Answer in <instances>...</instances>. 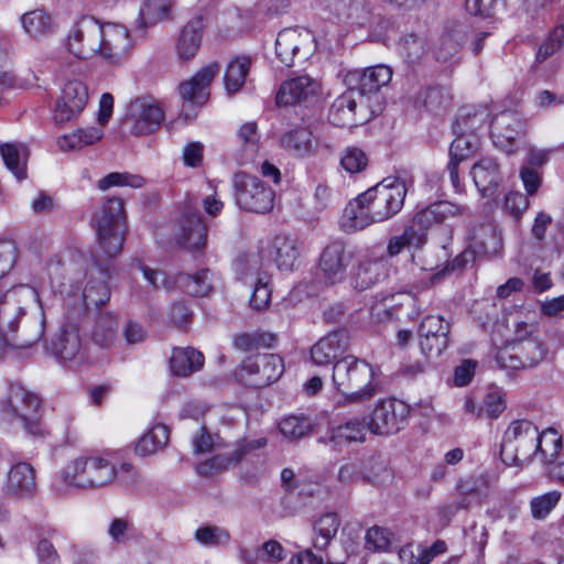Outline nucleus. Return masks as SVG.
I'll return each instance as SVG.
<instances>
[{"label":"nucleus","mask_w":564,"mask_h":564,"mask_svg":"<svg viewBox=\"0 0 564 564\" xmlns=\"http://www.w3.org/2000/svg\"><path fill=\"white\" fill-rule=\"evenodd\" d=\"M48 276L54 292L64 297L67 317H82L90 306L99 307L110 300V289L107 283V271L99 265L90 269L89 280L82 289L80 272H72L70 268L63 269L61 261H51Z\"/></svg>","instance_id":"f257e3e1"},{"label":"nucleus","mask_w":564,"mask_h":564,"mask_svg":"<svg viewBox=\"0 0 564 564\" xmlns=\"http://www.w3.org/2000/svg\"><path fill=\"white\" fill-rule=\"evenodd\" d=\"M116 463L108 454L86 453L70 459L55 477L52 490L63 496L69 488L97 490L115 484Z\"/></svg>","instance_id":"f03ea898"},{"label":"nucleus","mask_w":564,"mask_h":564,"mask_svg":"<svg viewBox=\"0 0 564 564\" xmlns=\"http://www.w3.org/2000/svg\"><path fill=\"white\" fill-rule=\"evenodd\" d=\"M373 378L375 370L365 359L347 355L336 360L332 380L335 389L343 393L336 404L340 406L370 399L376 392Z\"/></svg>","instance_id":"7ed1b4c3"},{"label":"nucleus","mask_w":564,"mask_h":564,"mask_svg":"<svg viewBox=\"0 0 564 564\" xmlns=\"http://www.w3.org/2000/svg\"><path fill=\"white\" fill-rule=\"evenodd\" d=\"M467 208L455 205L447 200L435 202L420 210L413 217V224L419 226H408L400 236L390 238L387 252L390 257H395L402 252L404 248H420L425 242L424 230L429 227L451 221L466 214Z\"/></svg>","instance_id":"20e7f679"},{"label":"nucleus","mask_w":564,"mask_h":564,"mask_svg":"<svg viewBox=\"0 0 564 564\" xmlns=\"http://www.w3.org/2000/svg\"><path fill=\"white\" fill-rule=\"evenodd\" d=\"M123 219V202L119 197L107 198L93 219L98 245L109 258L116 257L122 250Z\"/></svg>","instance_id":"39448f33"},{"label":"nucleus","mask_w":564,"mask_h":564,"mask_svg":"<svg viewBox=\"0 0 564 564\" xmlns=\"http://www.w3.org/2000/svg\"><path fill=\"white\" fill-rule=\"evenodd\" d=\"M541 448L538 427L528 420L512 421L505 431L500 455L507 465L530 459Z\"/></svg>","instance_id":"423d86ee"},{"label":"nucleus","mask_w":564,"mask_h":564,"mask_svg":"<svg viewBox=\"0 0 564 564\" xmlns=\"http://www.w3.org/2000/svg\"><path fill=\"white\" fill-rule=\"evenodd\" d=\"M40 398L19 383L10 386L8 395L0 401V414L7 421L19 420L32 435L41 432L39 409Z\"/></svg>","instance_id":"0eeeda50"},{"label":"nucleus","mask_w":564,"mask_h":564,"mask_svg":"<svg viewBox=\"0 0 564 564\" xmlns=\"http://www.w3.org/2000/svg\"><path fill=\"white\" fill-rule=\"evenodd\" d=\"M482 121L484 118L478 117L476 113L471 116L469 112L462 111L454 123L457 137L449 148L451 160L447 164V171L456 191L460 188L458 165L476 151L478 139L473 134V131L477 128V123Z\"/></svg>","instance_id":"6e6552de"},{"label":"nucleus","mask_w":564,"mask_h":564,"mask_svg":"<svg viewBox=\"0 0 564 564\" xmlns=\"http://www.w3.org/2000/svg\"><path fill=\"white\" fill-rule=\"evenodd\" d=\"M235 199L247 212L265 214L273 208L274 192L257 176L245 172L234 175Z\"/></svg>","instance_id":"1a4fd4ad"},{"label":"nucleus","mask_w":564,"mask_h":564,"mask_svg":"<svg viewBox=\"0 0 564 564\" xmlns=\"http://www.w3.org/2000/svg\"><path fill=\"white\" fill-rule=\"evenodd\" d=\"M366 192L371 193L369 198L372 205V213L381 223L392 218L402 209L408 187L404 180L397 176H388Z\"/></svg>","instance_id":"9d476101"},{"label":"nucleus","mask_w":564,"mask_h":564,"mask_svg":"<svg viewBox=\"0 0 564 564\" xmlns=\"http://www.w3.org/2000/svg\"><path fill=\"white\" fill-rule=\"evenodd\" d=\"M545 354L543 344L538 339L508 340L498 349L496 364L502 369L520 370L536 366Z\"/></svg>","instance_id":"9b49d317"},{"label":"nucleus","mask_w":564,"mask_h":564,"mask_svg":"<svg viewBox=\"0 0 564 564\" xmlns=\"http://www.w3.org/2000/svg\"><path fill=\"white\" fill-rule=\"evenodd\" d=\"M97 56L115 66L124 64L131 56L133 40L129 30L115 23L101 25Z\"/></svg>","instance_id":"f8f14e48"},{"label":"nucleus","mask_w":564,"mask_h":564,"mask_svg":"<svg viewBox=\"0 0 564 564\" xmlns=\"http://www.w3.org/2000/svg\"><path fill=\"white\" fill-rule=\"evenodd\" d=\"M241 371V378L246 384L260 389L270 386L281 377L284 364L279 355H257L243 361Z\"/></svg>","instance_id":"ddd939ff"},{"label":"nucleus","mask_w":564,"mask_h":564,"mask_svg":"<svg viewBox=\"0 0 564 564\" xmlns=\"http://www.w3.org/2000/svg\"><path fill=\"white\" fill-rule=\"evenodd\" d=\"M164 110L153 97H139L127 109L126 119L131 123V133L145 135L158 130L164 121Z\"/></svg>","instance_id":"4468645a"},{"label":"nucleus","mask_w":564,"mask_h":564,"mask_svg":"<svg viewBox=\"0 0 564 564\" xmlns=\"http://www.w3.org/2000/svg\"><path fill=\"white\" fill-rule=\"evenodd\" d=\"M358 95V90L348 88L338 96L330 106L329 122L337 127H354L367 121L370 118L368 105Z\"/></svg>","instance_id":"2eb2a0df"},{"label":"nucleus","mask_w":564,"mask_h":564,"mask_svg":"<svg viewBox=\"0 0 564 564\" xmlns=\"http://www.w3.org/2000/svg\"><path fill=\"white\" fill-rule=\"evenodd\" d=\"M409 414L408 405L395 399L378 402L370 414L368 430L373 434L389 435L402 427Z\"/></svg>","instance_id":"dca6fc26"},{"label":"nucleus","mask_w":564,"mask_h":564,"mask_svg":"<svg viewBox=\"0 0 564 564\" xmlns=\"http://www.w3.org/2000/svg\"><path fill=\"white\" fill-rule=\"evenodd\" d=\"M80 317L68 318L51 340L48 349L61 362L80 360L85 356V346L79 333L78 325L74 323Z\"/></svg>","instance_id":"f3484780"},{"label":"nucleus","mask_w":564,"mask_h":564,"mask_svg":"<svg viewBox=\"0 0 564 564\" xmlns=\"http://www.w3.org/2000/svg\"><path fill=\"white\" fill-rule=\"evenodd\" d=\"M88 99V88L83 82L68 80L56 101L54 120L57 123H64L76 119L86 108Z\"/></svg>","instance_id":"a211bd4d"},{"label":"nucleus","mask_w":564,"mask_h":564,"mask_svg":"<svg viewBox=\"0 0 564 564\" xmlns=\"http://www.w3.org/2000/svg\"><path fill=\"white\" fill-rule=\"evenodd\" d=\"M101 24L91 18L82 19L69 33L68 51L78 58L95 56L99 50Z\"/></svg>","instance_id":"6ab92c4d"},{"label":"nucleus","mask_w":564,"mask_h":564,"mask_svg":"<svg viewBox=\"0 0 564 564\" xmlns=\"http://www.w3.org/2000/svg\"><path fill=\"white\" fill-rule=\"evenodd\" d=\"M0 304V351L8 346L6 329L11 332L17 317L23 313L22 302H31L36 299V291L30 285L13 289Z\"/></svg>","instance_id":"aec40b11"},{"label":"nucleus","mask_w":564,"mask_h":564,"mask_svg":"<svg viewBox=\"0 0 564 564\" xmlns=\"http://www.w3.org/2000/svg\"><path fill=\"white\" fill-rule=\"evenodd\" d=\"M449 323L441 315H426L420 324V347L426 356H440L448 346Z\"/></svg>","instance_id":"412c9836"},{"label":"nucleus","mask_w":564,"mask_h":564,"mask_svg":"<svg viewBox=\"0 0 564 564\" xmlns=\"http://www.w3.org/2000/svg\"><path fill=\"white\" fill-rule=\"evenodd\" d=\"M527 123L516 112L505 111L491 121V138L507 153L514 152L518 139L524 134Z\"/></svg>","instance_id":"4be33fe9"},{"label":"nucleus","mask_w":564,"mask_h":564,"mask_svg":"<svg viewBox=\"0 0 564 564\" xmlns=\"http://www.w3.org/2000/svg\"><path fill=\"white\" fill-rule=\"evenodd\" d=\"M489 478L485 474L470 475L459 480L456 486L459 499L440 508L442 517L449 519L460 509H467L473 501L479 502L487 494Z\"/></svg>","instance_id":"5701e85b"},{"label":"nucleus","mask_w":564,"mask_h":564,"mask_svg":"<svg viewBox=\"0 0 564 564\" xmlns=\"http://www.w3.org/2000/svg\"><path fill=\"white\" fill-rule=\"evenodd\" d=\"M351 253L341 241L329 243L319 258V269L326 284H336L345 280L351 263Z\"/></svg>","instance_id":"b1692460"},{"label":"nucleus","mask_w":564,"mask_h":564,"mask_svg":"<svg viewBox=\"0 0 564 564\" xmlns=\"http://www.w3.org/2000/svg\"><path fill=\"white\" fill-rule=\"evenodd\" d=\"M322 91L318 79L308 75H300L283 82L276 94L279 105L290 106L312 102Z\"/></svg>","instance_id":"393cba45"},{"label":"nucleus","mask_w":564,"mask_h":564,"mask_svg":"<svg viewBox=\"0 0 564 564\" xmlns=\"http://www.w3.org/2000/svg\"><path fill=\"white\" fill-rule=\"evenodd\" d=\"M219 72L220 65L213 62L197 70L189 80L180 84L183 100L191 105L205 104L209 97V86Z\"/></svg>","instance_id":"a878e982"},{"label":"nucleus","mask_w":564,"mask_h":564,"mask_svg":"<svg viewBox=\"0 0 564 564\" xmlns=\"http://www.w3.org/2000/svg\"><path fill=\"white\" fill-rule=\"evenodd\" d=\"M349 347L346 330H335L322 337L311 347V359L316 366H328L336 362Z\"/></svg>","instance_id":"bb28decb"},{"label":"nucleus","mask_w":564,"mask_h":564,"mask_svg":"<svg viewBox=\"0 0 564 564\" xmlns=\"http://www.w3.org/2000/svg\"><path fill=\"white\" fill-rule=\"evenodd\" d=\"M39 299L36 294L35 301ZM34 302V300H33ZM32 303V301H31ZM30 304V302H22L20 305L23 307V313H21L14 323V327L11 332L6 329L8 335V346L14 348H28L36 344L43 336L44 333V317L43 316H32L23 321L22 328L18 332V325L21 321V317L25 316V306Z\"/></svg>","instance_id":"cd10ccee"},{"label":"nucleus","mask_w":564,"mask_h":564,"mask_svg":"<svg viewBox=\"0 0 564 564\" xmlns=\"http://www.w3.org/2000/svg\"><path fill=\"white\" fill-rule=\"evenodd\" d=\"M370 196L371 193L364 192L347 204L343 221V227L347 231L362 230L375 223H380L372 213Z\"/></svg>","instance_id":"c85d7f7f"},{"label":"nucleus","mask_w":564,"mask_h":564,"mask_svg":"<svg viewBox=\"0 0 564 564\" xmlns=\"http://www.w3.org/2000/svg\"><path fill=\"white\" fill-rule=\"evenodd\" d=\"M311 34L295 28L284 29L279 32L275 40V56L279 62L291 67L294 64L295 56L304 46H308Z\"/></svg>","instance_id":"c756f323"},{"label":"nucleus","mask_w":564,"mask_h":564,"mask_svg":"<svg viewBox=\"0 0 564 564\" xmlns=\"http://www.w3.org/2000/svg\"><path fill=\"white\" fill-rule=\"evenodd\" d=\"M207 231V226L197 213H185L180 220L177 242L191 251L200 250L206 245Z\"/></svg>","instance_id":"7c9ffc66"},{"label":"nucleus","mask_w":564,"mask_h":564,"mask_svg":"<svg viewBox=\"0 0 564 564\" xmlns=\"http://www.w3.org/2000/svg\"><path fill=\"white\" fill-rule=\"evenodd\" d=\"M205 24L202 18L189 20L181 30L175 42V53L181 61H191L199 51Z\"/></svg>","instance_id":"2f4dec72"},{"label":"nucleus","mask_w":564,"mask_h":564,"mask_svg":"<svg viewBox=\"0 0 564 564\" xmlns=\"http://www.w3.org/2000/svg\"><path fill=\"white\" fill-rule=\"evenodd\" d=\"M267 252L278 269L283 271H293L300 256L296 239L286 235L273 237Z\"/></svg>","instance_id":"473e14b6"},{"label":"nucleus","mask_w":564,"mask_h":564,"mask_svg":"<svg viewBox=\"0 0 564 564\" xmlns=\"http://www.w3.org/2000/svg\"><path fill=\"white\" fill-rule=\"evenodd\" d=\"M473 181L482 196H492L501 182L499 164L494 158L486 156L476 162L470 170Z\"/></svg>","instance_id":"72a5a7b5"},{"label":"nucleus","mask_w":564,"mask_h":564,"mask_svg":"<svg viewBox=\"0 0 564 564\" xmlns=\"http://www.w3.org/2000/svg\"><path fill=\"white\" fill-rule=\"evenodd\" d=\"M391 78L392 69L389 66L383 64L370 66L358 74V82L354 88L359 91V99L366 100L388 85Z\"/></svg>","instance_id":"f704fd0d"},{"label":"nucleus","mask_w":564,"mask_h":564,"mask_svg":"<svg viewBox=\"0 0 564 564\" xmlns=\"http://www.w3.org/2000/svg\"><path fill=\"white\" fill-rule=\"evenodd\" d=\"M36 488L35 471L31 464H14L8 473L6 490L14 497H26Z\"/></svg>","instance_id":"c9c22d12"},{"label":"nucleus","mask_w":564,"mask_h":564,"mask_svg":"<svg viewBox=\"0 0 564 564\" xmlns=\"http://www.w3.org/2000/svg\"><path fill=\"white\" fill-rule=\"evenodd\" d=\"M467 33L464 25H457L446 32L434 47L435 59L444 64H457L462 45L466 42Z\"/></svg>","instance_id":"e433bc0d"},{"label":"nucleus","mask_w":564,"mask_h":564,"mask_svg":"<svg viewBox=\"0 0 564 564\" xmlns=\"http://www.w3.org/2000/svg\"><path fill=\"white\" fill-rule=\"evenodd\" d=\"M204 366V356L192 347L174 348L170 358V367L173 375L188 377L200 370Z\"/></svg>","instance_id":"4c0bfd02"},{"label":"nucleus","mask_w":564,"mask_h":564,"mask_svg":"<svg viewBox=\"0 0 564 564\" xmlns=\"http://www.w3.org/2000/svg\"><path fill=\"white\" fill-rule=\"evenodd\" d=\"M265 443L263 438L247 442L238 448L227 452L225 455H216L207 462L199 464L197 470L200 475H208L213 470L226 469L230 464L239 462L247 452L263 447Z\"/></svg>","instance_id":"58836bf2"},{"label":"nucleus","mask_w":564,"mask_h":564,"mask_svg":"<svg viewBox=\"0 0 564 564\" xmlns=\"http://www.w3.org/2000/svg\"><path fill=\"white\" fill-rule=\"evenodd\" d=\"M0 154L7 169L18 181L26 178L28 149L23 144L3 143L0 145Z\"/></svg>","instance_id":"ea45409f"},{"label":"nucleus","mask_w":564,"mask_h":564,"mask_svg":"<svg viewBox=\"0 0 564 564\" xmlns=\"http://www.w3.org/2000/svg\"><path fill=\"white\" fill-rule=\"evenodd\" d=\"M285 557L284 547L275 540H269L256 550H240V558L245 564H258L260 562L276 563Z\"/></svg>","instance_id":"a19ab883"},{"label":"nucleus","mask_w":564,"mask_h":564,"mask_svg":"<svg viewBox=\"0 0 564 564\" xmlns=\"http://www.w3.org/2000/svg\"><path fill=\"white\" fill-rule=\"evenodd\" d=\"M250 66L251 59L248 56H236L229 62L224 76L225 88L229 94H236L242 88Z\"/></svg>","instance_id":"79ce46f5"},{"label":"nucleus","mask_w":564,"mask_h":564,"mask_svg":"<svg viewBox=\"0 0 564 564\" xmlns=\"http://www.w3.org/2000/svg\"><path fill=\"white\" fill-rule=\"evenodd\" d=\"M212 273L208 269L200 270L194 274L182 273L177 276L176 283L183 291L192 296H206L213 290Z\"/></svg>","instance_id":"37998d69"},{"label":"nucleus","mask_w":564,"mask_h":564,"mask_svg":"<svg viewBox=\"0 0 564 564\" xmlns=\"http://www.w3.org/2000/svg\"><path fill=\"white\" fill-rule=\"evenodd\" d=\"M383 276L382 262L378 260H367L359 264L357 272L351 279V285L356 290L364 291L378 283Z\"/></svg>","instance_id":"c03bdc74"},{"label":"nucleus","mask_w":564,"mask_h":564,"mask_svg":"<svg viewBox=\"0 0 564 564\" xmlns=\"http://www.w3.org/2000/svg\"><path fill=\"white\" fill-rule=\"evenodd\" d=\"M169 437L167 427L163 424H155L139 440L135 453L141 456L154 454L167 444Z\"/></svg>","instance_id":"a18cd8bd"},{"label":"nucleus","mask_w":564,"mask_h":564,"mask_svg":"<svg viewBox=\"0 0 564 564\" xmlns=\"http://www.w3.org/2000/svg\"><path fill=\"white\" fill-rule=\"evenodd\" d=\"M237 139L241 148V154L238 159L240 164H247L253 160L254 154L258 151L259 133L256 122L243 123L238 132Z\"/></svg>","instance_id":"49530a36"},{"label":"nucleus","mask_w":564,"mask_h":564,"mask_svg":"<svg viewBox=\"0 0 564 564\" xmlns=\"http://www.w3.org/2000/svg\"><path fill=\"white\" fill-rule=\"evenodd\" d=\"M18 260V248L11 240H0V304L4 301L6 295L18 286L23 284L13 285L12 288L3 291L6 286L3 279L13 269Z\"/></svg>","instance_id":"de8ad7c7"},{"label":"nucleus","mask_w":564,"mask_h":564,"mask_svg":"<svg viewBox=\"0 0 564 564\" xmlns=\"http://www.w3.org/2000/svg\"><path fill=\"white\" fill-rule=\"evenodd\" d=\"M117 334L116 317L108 313L99 315L91 335L94 343L102 348H108L115 343Z\"/></svg>","instance_id":"09e8293b"},{"label":"nucleus","mask_w":564,"mask_h":564,"mask_svg":"<svg viewBox=\"0 0 564 564\" xmlns=\"http://www.w3.org/2000/svg\"><path fill=\"white\" fill-rule=\"evenodd\" d=\"M281 145L293 155L303 158L312 151V132L307 129L290 131L281 138Z\"/></svg>","instance_id":"8fccbe9b"},{"label":"nucleus","mask_w":564,"mask_h":564,"mask_svg":"<svg viewBox=\"0 0 564 564\" xmlns=\"http://www.w3.org/2000/svg\"><path fill=\"white\" fill-rule=\"evenodd\" d=\"M340 520L334 512L325 513L315 522L317 536L314 539V546L324 550L336 535Z\"/></svg>","instance_id":"3c124183"},{"label":"nucleus","mask_w":564,"mask_h":564,"mask_svg":"<svg viewBox=\"0 0 564 564\" xmlns=\"http://www.w3.org/2000/svg\"><path fill=\"white\" fill-rule=\"evenodd\" d=\"M171 4L167 0H145L140 8V25L145 28L169 18Z\"/></svg>","instance_id":"603ef678"},{"label":"nucleus","mask_w":564,"mask_h":564,"mask_svg":"<svg viewBox=\"0 0 564 564\" xmlns=\"http://www.w3.org/2000/svg\"><path fill=\"white\" fill-rule=\"evenodd\" d=\"M24 31L31 36H40L48 32L52 26L51 15L43 9H35L21 17Z\"/></svg>","instance_id":"864d4df0"},{"label":"nucleus","mask_w":564,"mask_h":564,"mask_svg":"<svg viewBox=\"0 0 564 564\" xmlns=\"http://www.w3.org/2000/svg\"><path fill=\"white\" fill-rule=\"evenodd\" d=\"M398 48L406 63L415 64L426 52V40L424 36L410 34L400 40Z\"/></svg>","instance_id":"5fc2aeb1"},{"label":"nucleus","mask_w":564,"mask_h":564,"mask_svg":"<svg viewBox=\"0 0 564 564\" xmlns=\"http://www.w3.org/2000/svg\"><path fill=\"white\" fill-rule=\"evenodd\" d=\"M195 540L204 546H221L230 542L229 531L223 527L204 525L195 531Z\"/></svg>","instance_id":"6e6d98bb"},{"label":"nucleus","mask_w":564,"mask_h":564,"mask_svg":"<svg viewBox=\"0 0 564 564\" xmlns=\"http://www.w3.org/2000/svg\"><path fill=\"white\" fill-rule=\"evenodd\" d=\"M275 341V336L268 333H243L234 337L235 348L242 351H251L260 347H271Z\"/></svg>","instance_id":"4d7b16f0"},{"label":"nucleus","mask_w":564,"mask_h":564,"mask_svg":"<svg viewBox=\"0 0 564 564\" xmlns=\"http://www.w3.org/2000/svg\"><path fill=\"white\" fill-rule=\"evenodd\" d=\"M326 8L341 19L359 20L365 12L362 0H326Z\"/></svg>","instance_id":"13d9d810"},{"label":"nucleus","mask_w":564,"mask_h":564,"mask_svg":"<svg viewBox=\"0 0 564 564\" xmlns=\"http://www.w3.org/2000/svg\"><path fill=\"white\" fill-rule=\"evenodd\" d=\"M145 184L144 177L139 174L128 172H112L98 181V188L107 191L113 186H129L132 188H141Z\"/></svg>","instance_id":"bf43d9fd"},{"label":"nucleus","mask_w":564,"mask_h":564,"mask_svg":"<svg viewBox=\"0 0 564 564\" xmlns=\"http://www.w3.org/2000/svg\"><path fill=\"white\" fill-rule=\"evenodd\" d=\"M541 448L538 452L543 456L545 464L553 465L562 447V438L554 429L539 432Z\"/></svg>","instance_id":"052dcab7"},{"label":"nucleus","mask_w":564,"mask_h":564,"mask_svg":"<svg viewBox=\"0 0 564 564\" xmlns=\"http://www.w3.org/2000/svg\"><path fill=\"white\" fill-rule=\"evenodd\" d=\"M561 499V492L553 490L544 495L534 497L530 502L531 514L536 520L545 519L550 512L557 506Z\"/></svg>","instance_id":"680f3d73"},{"label":"nucleus","mask_w":564,"mask_h":564,"mask_svg":"<svg viewBox=\"0 0 564 564\" xmlns=\"http://www.w3.org/2000/svg\"><path fill=\"white\" fill-rule=\"evenodd\" d=\"M393 533L382 527L373 525L369 528L365 535V545L368 550L375 552H386L389 550Z\"/></svg>","instance_id":"e2e57ef3"},{"label":"nucleus","mask_w":564,"mask_h":564,"mask_svg":"<svg viewBox=\"0 0 564 564\" xmlns=\"http://www.w3.org/2000/svg\"><path fill=\"white\" fill-rule=\"evenodd\" d=\"M280 432L290 440H299L311 430V423L305 417L290 415L279 423Z\"/></svg>","instance_id":"0e129e2a"},{"label":"nucleus","mask_w":564,"mask_h":564,"mask_svg":"<svg viewBox=\"0 0 564 564\" xmlns=\"http://www.w3.org/2000/svg\"><path fill=\"white\" fill-rule=\"evenodd\" d=\"M340 164L348 173L354 174L362 171L368 164L366 153L356 147L346 148L340 158Z\"/></svg>","instance_id":"69168bd1"},{"label":"nucleus","mask_w":564,"mask_h":564,"mask_svg":"<svg viewBox=\"0 0 564 564\" xmlns=\"http://www.w3.org/2000/svg\"><path fill=\"white\" fill-rule=\"evenodd\" d=\"M367 427L358 419H351L336 430V437L345 438L348 442H362L365 440Z\"/></svg>","instance_id":"338daca9"},{"label":"nucleus","mask_w":564,"mask_h":564,"mask_svg":"<svg viewBox=\"0 0 564 564\" xmlns=\"http://www.w3.org/2000/svg\"><path fill=\"white\" fill-rule=\"evenodd\" d=\"M270 300L271 289L269 288V279L267 276H258L250 297V305L257 311H262L269 306Z\"/></svg>","instance_id":"774afa93"}]
</instances>
